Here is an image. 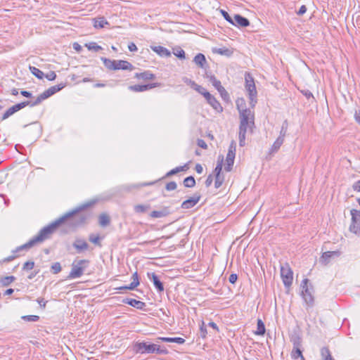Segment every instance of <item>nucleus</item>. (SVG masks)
I'll list each match as a JSON object with an SVG mask.
<instances>
[{
    "instance_id": "nucleus-1",
    "label": "nucleus",
    "mask_w": 360,
    "mask_h": 360,
    "mask_svg": "<svg viewBox=\"0 0 360 360\" xmlns=\"http://www.w3.org/2000/svg\"><path fill=\"white\" fill-rule=\"evenodd\" d=\"M79 210H75L70 212L63 217H60L49 226L43 228L39 233L33 237L28 243L19 247L18 250L24 248H30L38 243H41L44 240L49 238L56 229L63 222L69 219H72V224L75 226L80 225L86 221L88 215L84 214H78Z\"/></svg>"
},
{
    "instance_id": "nucleus-2",
    "label": "nucleus",
    "mask_w": 360,
    "mask_h": 360,
    "mask_svg": "<svg viewBox=\"0 0 360 360\" xmlns=\"http://www.w3.org/2000/svg\"><path fill=\"white\" fill-rule=\"evenodd\" d=\"M237 108L239 111V132L238 139L239 145L243 147L245 145L246 133L248 131H252L255 127V115L250 109L244 108L245 103L243 99H238L236 101Z\"/></svg>"
},
{
    "instance_id": "nucleus-3",
    "label": "nucleus",
    "mask_w": 360,
    "mask_h": 360,
    "mask_svg": "<svg viewBox=\"0 0 360 360\" xmlns=\"http://www.w3.org/2000/svg\"><path fill=\"white\" fill-rule=\"evenodd\" d=\"M89 263L87 259H81L78 262H74L72 264V269L69 274V278H77L82 276L84 269Z\"/></svg>"
},
{
    "instance_id": "nucleus-4",
    "label": "nucleus",
    "mask_w": 360,
    "mask_h": 360,
    "mask_svg": "<svg viewBox=\"0 0 360 360\" xmlns=\"http://www.w3.org/2000/svg\"><path fill=\"white\" fill-rule=\"evenodd\" d=\"M245 88L248 91L249 97L250 99V104L253 107L257 103L256 96H257V91L255 84L254 79L250 73H246L245 76Z\"/></svg>"
},
{
    "instance_id": "nucleus-5",
    "label": "nucleus",
    "mask_w": 360,
    "mask_h": 360,
    "mask_svg": "<svg viewBox=\"0 0 360 360\" xmlns=\"http://www.w3.org/2000/svg\"><path fill=\"white\" fill-rule=\"evenodd\" d=\"M65 87V85L63 84H60L58 85H55L53 86H51L47 90L44 91L42 94L39 95L36 100L32 103L31 106H35L41 103L44 100L48 98L49 97L51 96L54 94L57 93L62 89Z\"/></svg>"
},
{
    "instance_id": "nucleus-6",
    "label": "nucleus",
    "mask_w": 360,
    "mask_h": 360,
    "mask_svg": "<svg viewBox=\"0 0 360 360\" xmlns=\"http://www.w3.org/2000/svg\"><path fill=\"white\" fill-rule=\"evenodd\" d=\"M281 276L284 285L290 288L293 281V273L288 264L281 266Z\"/></svg>"
},
{
    "instance_id": "nucleus-7",
    "label": "nucleus",
    "mask_w": 360,
    "mask_h": 360,
    "mask_svg": "<svg viewBox=\"0 0 360 360\" xmlns=\"http://www.w3.org/2000/svg\"><path fill=\"white\" fill-rule=\"evenodd\" d=\"M236 150V141L233 140L231 142V144L229 147L228 153L226 155V166H225V170L226 172H230L232 169L233 165L234 164Z\"/></svg>"
},
{
    "instance_id": "nucleus-8",
    "label": "nucleus",
    "mask_w": 360,
    "mask_h": 360,
    "mask_svg": "<svg viewBox=\"0 0 360 360\" xmlns=\"http://www.w3.org/2000/svg\"><path fill=\"white\" fill-rule=\"evenodd\" d=\"M350 212L352 224L349 226V230L356 234L360 233V211L353 209Z\"/></svg>"
},
{
    "instance_id": "nucleus-9",
    "label": "nucleus",
    "mask_w": 360,
    "mask_h": 360,
    "mask_svg": "<svg viewBox=\"0 0 360 360\" xmlns=\"http://www.w3.org/2000/svg\"><path fill=\"white\" fill-rule=\"evenodd\" d=\"M32 103L30 101H24L18 104H15L11 108H9L5 113L3 115L1 120H4L7 118H8L10 116L13 115L15 112L19 111L20 110L22 109L23 108L26 107L27 105L31 106Z\"/></svg>"
},
{
    "instance_id": "nucleus-10",
    "label": "nucleus",
    "mask_w": 360,
    "mask_h": 360,
    "mask_svg": "<svg viewBox=\"0 0 360 360\" xmlns=\"http://www.w3.org/2000/svg\"><path fill=\"white\" fill-rule=\"evenodd\" d=\"M302 295L307 303H311L313 301V296L311 293V288H309V280L305 278L302 281Z\"/></svg>"
},
{
    "instance_id": "nucleus-11",
    "label": "nucleus",
    "mask_w": 360,
    "mask_h": 360,
    "mask_svg": "<svg viewBox=\"0 0 360 360\" xmlns=\"http://www.w3.org/2000/svg\"><path fill=\"white\" fill-rule=\"evenodd\" d=\"M340 254V251L325 252L321 257L319 262L323 265H327L330 262L331 258L338 257Z\"/></svg>"
},
{
    "instance_id": "nucleus-12",
    "label": "nucleus",
    "mask_w": 360,
    "mask_h": 360,
    "mask_svg": "<svg viewBox=\"0 0 360 360\" xmlns=\"http://www.w3.org/2000/svg\"><path fill=\"white\" fill-rule=\"evenodd\" d=\"M136 352H140L141 354L143 353H148V354H153L155 353V344H150L148 345L146 342H139L137 343L136 345Z\"/></svg>"
},
{
    "instance_id": "nucleus-13",
    "label": "nucleus",
    "mask_w": 360,
    "mask_h": 360,
    "mask_svg": "<svg viewBox=\"0 0 360 360\" xmlns=\"http://www.w3.org/2000/svg\"><path fill=\"white\" fill-rule=\"evenodd\" d=\"M200 197L199 193L194 194L193 197L182 202L181 207L183 209H189L194 207L199 202Z\"/></svg>"
},
{
    "instance_id": "nucleus-14",
    "label": "nucleus",
    "mask_w": 360,
    "mask_h": 360,
    "mask_svg": "<svg viewBox=\"0 0 360 360\" xmlns=\"http://www.w3.org/2000/svg\"><path fill=\"white\" fill-rule=\"evenodd\" d=\"M147 276L148 278L153 283L154 286L158 292H161L164 290V285L162 283L154 272H148Z\"/></svg>"
},
{
    "instance_id": "nucleus-15",
    "label": "nucleus",
    "mask_w": 360,
    "mask_h": 360,
    "mask_svg": "<svg viewBox=\"0 0 360 360\" xmlns=\"http://www.w3.org/2000/svg\"><path fill=\"white\" fill-rule=\"evenodd\" d=\"M158 86V83L143 84V85L136 84V85L129 86V89L132 91L141 92V91H145L151 89Z\"/></svg>"
},
{
    "instance_id": "nucleus-16",
    "label": "nucleus",
    "mask_w": 360,
    "mask_h": 360,
    "mask_svg": "<svg viewBox=\"0 0 360 360\" xmlns=\"http://www.w3.org/2000/svg\"><path fill=\"white\" fill-rule=\"evenodd\" d=\"M207 103L217 112H221L223 108L219 102L210 94H207L205 98Z\"/></svg>"
},
{
    "instance_id": "nucleus-17",
    "label": "nucleus",
    "mask_w": 360,
    "mask_h": 360,
    "mask_svg": "<svg viewBox=\"0 0 360 360\" xmlns=\"http://www.w3.org/2000/svg\"><path fill=\"white\" fill-rule=\"evenodd\" d=\"M233 20V23L231 24L235 26H240L243 27H245L250 25L248 19L245 17H243L239 14L234 15Z\"/></svg>"
},
{
    "instance_id": "nucleus-18",
    "label": "nucleus",
    "mask_w": 360,
    "mask_h": 360,
    "mask_svg": "<svg viewBox=\"0 0 360 360\" xmlns=\"http://www.w3.org/2000/svg\"><path fill=\"white\" fill-rule=\"evenodd\" d=\"M73 247L77 250V252H81L88 249V243L83 239L77 238L73 243Z\"/></svg>"
},
{
    "instance_id": "nucleus-19",
    "label": "nucleus",
    "mask_w": 360,
    "mask_h": 360,
    "mask_svg": "<svg viewBox=\"0 0 360 360\" xmlns=\"http://www.w3.org/2000/svg\"><path fill=\"white\" fill-rule=\"evenodd\" d=\"M133 281L129 285L120 287V290H134L139 285L138 273L136 271L132 275Z\"/></svg>"
},
{
    "instance_id": "nucleus-20",
    "label": "nucleus",
    "mask_w": 360,
    "mask_h": 360,
    "mask_svg": "<svg viewBox=\"0 0 360 360\" xmlns=\"http://www.w3.org/2000/svg\"><path fill=\"white\" fill-rule=\"evenodd\" d=\"M132 65L126 60H115V70H131Z\"/></svg>"
},
{
    "instance_id": "nucleus-21",
    "label": "nucleus",
    "mask_w": 360,
    "mask_h": 360,
    "mask_svg": "<svg viewBox=\"0 0 360 360\" xmlns=\"http://www.w3.org/2000/svg\"><path fill=\"white\" fill-rule=\"evenodd\" d=\"M290 340L292 343L293 347H302V338L298 332L294 331L290 335Z\"/></svg>"
},
{
    "instance_id": "nucleus-22",
    "label": "nucleus",
    "mask_w": 360,
    "mask_h": 360,
    "mask_svg": "<svg viewBox=\"0 0 360 360\" xmlns=\"http://www.w3.org/2000/svg\"><path fill=\"white\" fill-rule=\"evenodd\" d=\"M94 27L96 29L103 28L105 25H108L109 22L105 19L104 17H98L93 19Z\"/></svg>"
},
{
    "instance_id": "nucleus-23",
    "label": "nucleus",
    "mask_w": 360,
    "mask_h": 360,
    "mask_svg": "<svg viewBox=\"0 0 360 360\" xmlns=\"http://www.w3.org/2000/svg\"><path fill=\"white\" fill-rule=\"evenodd\" d=\"M152 50L155 51V53H158L161 56H170L171 53L170 51L167 49L166 48L158 46H152Z\"/></svg>"
},
{
    "instance_id": "nucleus-24",
    "label": "nucleus",
    "mask_w": 360,
    "mask_h": 360,
    "mask_svg": "<svg viewBox=\"0 0 360 360\" xmlns=\"http://www.w3.org/2000/svg\"><path fill=\"white\" fill-rule=\"evenodd\" d=\"M160 340H162L165 342H174L177 343L179 345H182L185 342V340L182 338H164L160 337L158 338Z\"/></svg>"
},
{
    "instance_id": "nucleus-25",
    "label": "nucleus",
    "mask_w": 360,
    "mask_h": 360,
    "mask_svg": "<svg viewBox=\"0 0 360 360\" xmlns=\"http://www.w3.org/2000/svg\"><path fill=\"white\" fill-rule=\"evenodd\" d=\"M135 77L143 80H152L155 78V75L149 71H146L141 73H136Z\"/></svg>"
},
{
    "instance_id": "nucleus-26",
    "label": "nucleus",
    "mask_w": 360,
    "mask_h": 360,
    "mask_svg": "<svg viewBox=\"0 0 360 360\" xmlns=\"http://www.w3.org/2000/svg\"><path fill=\"white\" fill-rule=\"evenodd\" d=\"M169 214V212L167 208H164L162 210L159 211H153L150 216L153 218H161L167 216Z\"/></svg>"
},
{
    "instance_id": "nucleus-27",
    "label": "nucleus",
    "mask_w": 360,
    "mask_h": 360,
    "mask_svg": "<svg viewBox=\"0 0 360 360\" xmlns=\"http://www.w3.org/2000/svg\"><path fill=\"white\" fill-rule=\"evenodd\" d=\"M194 63L199 67L203 68L206 63V59L202 53H198L193 59Z\"/></svg>"
},
{
    "instance_id": "nucleus-28",
    "label": "nucleus",
    "mask_w": 360,
    "mask_h": 360,
    "mask_svg": "<svg viewBox=\"0 0 360 360\" xmlns=\"http://www.w3.org/2000/svg\"><path fill=\"white\" fill-rule=\"evenodd\" d=\"M283 142H284V138H283L282 136H278L271 146V153H276L278 150V149L280 148V147L282 146Z\"/></svg>"
},
{
    "instance_id": "nucleus-29",
    "label": "nucleus",
    "mask_w": 360,
    "mask_h": 360,
    "mask_svg": "<svg viewBox=\"0 0 360 360\" xmlns=\"http://www.w3.org/2000/svg\"><path fill=\"white\" fill-rule=\"evenodd\" d=\"M98 221L99 225L103 227L108 226L110 223V217L105 213L100 214L98 217Z\"/></svg>"
},
{
    "instance_id": "nucleus-30",
    "label": "nucleus",
    "mask_w": 360,
    "mask_h": 360,
    "mask_svg": "<svg viewBox=\"0 0 360 360\" xmlns=\"http://www.w3.org/2000/svg\"><path fill=\"white\" fill-rule=\"evenodd\" d=\"M266 332V328L264 322L262 320L258 319L257 324V330L255 332V334L257 335H264Z\"/></svg>"
},
{
    "instance_id": "nucleus-31",
    "label": "nucleus",
    "mask_w": 360,
    "mask_h": 360,
    "mask_svg": "<svg viewBox=\"0 0 360 360\" xmlns=\"http://www.w3.org/2000/svg\"><path fill=\"white\" fill-rule=\"evenodd\" d=\"M213 52L214 53H218L222 56H230L232 55L233 51L228 48L222 47V48H214L213 49Z\"/></svg>"
},
{
    "instance_id": "nucleus-32",
    "label": "nucleus",
    "mask_w": 360,
    "mask_h": 360,
    "mask_svg": "<svg viewBox=\"0 0 360 360\" xmlns=\"http://www.w3.org/2000/svg\"><path fill=\"white\" fill-rule=\"evenodd\" d=\"M188 169V165L185 164L183 166L177 167L172 170H170L169 172L167 173L166 176H170L172 175H174L180 172L186 171Z\"/></svg>"
},
{
    "instance_id": "nucleus-33",
    "label": "nucleus",
    "mask_w": 360,
    "mask_h": 360,
    "mask_svg": "<svg viewBox=\"0 0 360 360\" xmlns=\"http://www.w3.org/2000/svg\"><path fill=\"white\" fill-rule=\"evenodd\" d=\"M206 77L209 79L210 82L212 83V84L216 88L217 90L219 89H222L221 82L218 80L214 75H207Z\"/></svg>"
},
{
    "instance_id": "nucleus-34",
    "label": "nucleus",
    "mask_w": 360,
    "mask_h": 360,
    "mask_svg": "<svg viewBox=\"0 0 360 360\" xmlns=\"http://www.w3.org/2000/svg\"><path fill=\"white\" fill-rule=\"evenodd\" d=\"M127 301L125 302L126 303L136 309H142L143 307H145V303L143 302L134 299H127Z\"/></svg>"
},
{
    "instance_id": "nucleus-35",
    "label": "nucleus",
    "mask_w": 360,
    "mask_h": 360,
    "mask_svg": "<svg viewBox=\"0 0 360 360\" xmlns=\"http://www.w3.org/2000/svg\"><path fill=\"white\" fill-rule=\"evenodd\" d=\"M223 161H224V156L223 155L219 156L217 166L214 170L215 176H221V172L222 169Z\"/></svg>"
},
{
    "instance_id": "nucleus-36",
    "label": "nucleus",
    "mask_w": 360,
    "mask_h": 360,
    "mask_svg": "<svg viewBox=\"0 0 360 360\" xmlns=\"http://www.w3.org/2000/svg\"><path fill=\"white\" fill-rule=\"evenodd\" d=\"M291 356L295 359L301 357L302 360H304V358L302 353L301 347H293V349L291 352Z\"/></svg>"
},
{
    "instance_id": "nucleus-37",
    "label": "nucleus",
    "mask_w": 360,
    "mask_h": 360,
    "mask_svg": "<svg viewBox=\"0 0 360 360\" xmlns=\"http://www.w3.org/2000/svg\"><path fill=\"white\" fill-rule=\"evenodd\" d=\"M15 280V278L13 276H5V277H3L1 278L0 283L3 286H8L11 283H13Z\"/></svg>"
},
{
    "instance_id": "nucleus-38",
    "label": "nucleus",
    "mask_w": 360,
    "mask_h": 360,
    "mask_svg": "<svg viewBox=\"0 0 360 360\" xmlns=\"http://www.w3.org/2000/svg\"><path fill=\"white\" fill-rule=\"evenodd\" d=\"M184 185L186 188H193L195 185V180L193 176H190L184 180Z\"/></svg>"
},
{
    "instance_id": "nucleus-39",
    "label": "nucleus",
    "mask_w": 360,
    "mask_h": 360,
    "mask_svg": "<svg viewBox=\"0 0 360 360\" xmlns=\"http://www.w3.org/2000/svg\"><path fill=\"white\" fill-rule=\"evenodd\" d=\"M321 354L324 360H331L333 358L328 347H323L321 349Z\"/></svg>"
},
{
    "instance_id": "nucleus-40",
    "label": "nucleus",
    "mask_w": 360,
    "mask_h": 360,
    "mask_svg": "<svg viewBox=\"0 0 360 360\" xmlns=\"http://www.w3.org/2000/svg\"><path fill=\"white\" fill-rule=\"evenodd\" d=\"M31 72L38 79H42L44 77V72L35 67H30Z\"/></svg>"
},
{
    "instance_id": "nucleus-41",
    "label": "nucleus",
    "mask_w": 360,
    "mask_h": 360,
    "mask_svg": "<svg viewBox=\"0 0 360 360\" xmlns=\"http://www.w3.org/2000/svg\"><path fill=\"white\" fill-rule=\"evenodd\" d=\"M150 209V205H136L134 206V211L137 213H144Z\"/></svg>"
},
{
    "instance_id": "nucleus-42",
    "label": "nucleus",
    "mask_w": 360,
    "mask_h": 360,
    "mask_svg": "<svg viewBox=\"0 0 360 360\" xmlns=\"http://www.w3.org/2000/svg\"><path fill=\"white\" fill-rule=\"evenodd\" d=\"M102 60L104 65L109 70H114L115 60H112L105 58H103Z\"/></svg>"
},
{
    "instance_id": "nucleus-43",
    "label": "nucleus",
    "mask_w": 360,
    "mask_h": 360,
    "mask_svg": "<svg viewBox=\"0 0 360 360\" xmlns=\"http://www.w3.org/2000/svg\"><path fill=\"white\" fill-rule=\"evenodd\" d=\"M173 53L179 58L180 59H184L185 58V52L184 51L180 48L177 47L173 49Z\"/></svg>"
},
{
    "instance_id": "nucleus-44",
    "label": "nucleus",
    "mask_w": 360,
    "mask_h": 360,
    "mask_svg": "<svg viewBox=\"0 0 360 360\" xmlns=\"http://www.w3.org/2000/svg\"><path fill=\"white\" fill-rule=\"evenodd\" d=\"M86 47H87V49L90 51H94L96 52L100 51L102 49V47L98 46L96 43L95 42H91L89 44H85Z\"/></svg>"
},
{
    "instance_id": "nucleus-45",
    "label": "nucleus",
    "mask_w": 360,
    "mask_h": 360,
    "mask_svg": "<svg viewBox=\"0 0 360 360\" xmlns=\"http://www.w3.org/2000/svg\"><path fill=\"white\" fill-rule=\"evenodd\" d=\"M288 121L287 120H285L283 124H282V126H281V131H280V135L279 136H282L283 138L285 139V136L286 135V133H287V130H288Z\"/></svg>"
},
{
    "instance_id": "nucleus-46",
    "label": "nucleus",
    "mask_w": 360,
    "mask_h": 360,
    "mask_svg": "<svg viewBox=\"0 0 360 360\" xmlns=\"http://www.w3.org/2000/svg\"><path fill=\"white\" fill-rule=\"evenodd\" d=\"M89 240L94 244L101 246V244L100 243V237L98 236H96L94 234H91L89 236Z\"/></svg>"
},
{
    "instance_id": "nucleus-47",
    "label": "nucleus",
    "mask_w": 360,
    "mask_h": 360,
    "mask_svg": "<svg viewBox=\"0 0 360 360\" xmlns=\"http://www.w3.org/2000/svg\"><path fill=\"white\" fill-rule=\"evenodd\" d=\"M224 179L223 176H215L214 186L216 188H219L222 185Z\"/></svg>"
},
{
    "instance_id": "nucleus-48",
    "label": "nucleus",
    "mask_w": 360,
    "mask_h": 360,
    "mask_svg": "<svg viewBox=\"0 0 360 360\" xmlns=\"http://www.w3.org/2000/svg\"><path fill=\"white\" fill-rule=\"evenodd\" d=\"M51 269L53 274L59 273L62 269L60 264L59 262L53 264L51 266Z\"/></svg>"
},
{
    "instance_id": "nucleus-49",
    "label": "nucleus",
    "mask_w": 360,
    "mask_h": 360,
    "mask_svg": "<svg viewBox=\"0 0 360 360\" xmlns=\"http://www.w3.org/2000/svg\"><path fill=\"white\" fill-rule=\"evenodd\" d=\"M34 262H30V261H28V262H26L23 264V267H22V269H23L24 270H27V271H28V270H31V269H32L34 268Z\"/></svg>"
},
{
    "instance_id": "nucleus-50",
    "label": "nucleus",
    "mask_w": 360,
    "mask_h": 360,
    "mask_svg": "<svg viewBox=\"0 0 360 360\" xmlns=\"http://www.w3.org/2000/svg\"><path fill=\"white\" fill-rule=\"evenodd\" d=\"M221 15H223V17L230 23H233V18L229 15V14L225 11L224 10H221L220 11Z\"/></svg>"
},
{
    "instance_id": "nucleus-51",
    "label": "nucleus",
    "mask_w": 360,
    "mask_h": 360,
    "mask_svg": "<svg viewBox=\"0 0 360 360\" xmlns=\"http://www.w3.org/2000/svg\"><path fill=\"white\" fill-rule=\"evenodd\" d=\"M200 336L202 338H205L206 337V335L207 333V329H206V326L205 325V323L202 321V325L200 326Z\"/></svg>"
},
{
    "instance_id": "nucleus-52",
    "label": "nucleus",
    "mask_w": 360,
    "mask_h": 360,
    "mask_svg": "<svg viewBox=\"0 0 360 360\" xmlns=\"http://www.w3.org/2000/svg\"><path fill=\"white\" fill-rule=\"evenodd\" d=\"M176 188V184L174 181H170L166 184V189L167 191H174Z\"/></svg>"
},
{
    "instance_id": "nucleus-53",
    "label": "nucleus",
    "mask_w": 360,
    "mask_h": 360,
    "mask_svg": "<svg viewBox=\"0 0 360 360\" xmlns=\"http://www.w3.org/2000/svg\"><path fill=\"white\" fill-rule=\"evenodd\" d=\"M153 184V183H143V184H132V185L129 186V189L139 188L143 186L152 185Z\"/></svg>"
},
{
    "instance_id": "nucleus-54",
    "label": "nucleus",
    "mask_w": 360,
    "mask_h": 360,
    "mask_svg": "<svg viewBox=\"0 0 360 360\" xmlns=\"http://www.w3.org/2000/svg\"><path fill=\"white\" fill-rule=\"evenodd\" d=\"M44 77L49 81H53L56 77V74L53 71H51L46 75H44Z\"/></svg>"
},
{
    "instance_id": "nucleus-55",
    "label": "nucleus",
    "mask_w": 360,
    "mask_h": 360,
    "mask_svg": "<svg viewBox=\"0 0 360 360\" xmlns=\"http://www.w3.org/2000/svg\"><path fill=\"white\" fill-rule=\"evenodd\" d=\"M195 91H198L201 95H202L205 98L206 97L207 94H210L208 91H207V90L205 88L200 85L198 86Z\"/></svg>"
},
{
    "instance_id": "nucleus-56",
    "label": "nucleus",
    "mask_w": 360,
    "mask_h": 360,
    "mask_svg": "<svg viewBox=\"0 0 360 360\" xmlns=\"http://www.w3.org/2000/svg\"><path fill=\"white\" fill-rule=\"evenodd\" d=\"M21 318L25 321L35 322L39 320V316H21Z\"/></svg>"
},
{
    "instance_id": "nucleus-57",
    "label": "nucleus",
    "mask_w": 360,
    "mask_h": 360,
    "mask_svg": "<svg viewBox=\"0 0 360 360\" xmlns=\"http://www.w3.org/2000/svg\"><path fill=\"white\" fill-rule=\"evenodd\" d=\"M217 91H219V93L221 94V97L224 98V99H226V98L229 97V94L227 93V91H226V89H224V86H222V89L221 90V89H217Z\"/></svg>"
},
{
    "instance_id": "nucleus-58",
    "label": "nucleus",
    "mask_w": 360,
    "mask_h": 360,
    "mask_svg": "<svg viewBox=\"0 0 360 360\" xmlns=\"http://www.w3.org/2000/svg\"><path fill=\"white\" fill-rule=\"evenodd\" d=\"M155 353L157 354H167V349H160V346L155 344Z\"/></svg>"
},
{
    "instance_id": "nucleus-59",
    "label": "nucleus",
    "mask_w": 360,
    "mask_h": 360,
    "mask_svg": "<svg viewBox=\"0 0 360 360\" xmlns=\"http://www.w3.org/2000/svg\"><path fill=\"white\" fill-rule=\"evenodd\" d=\"M238 279V276L236 274H231L230 276H229V281L232 283V284H234L236 281Z\"/></svg>"
},
{
    "instance_id": "nucleus-60",
    "label": "nucleus",
    "mask_w": 360,
    "mask_h": 360,
    "mask_svg": "<svg viewBox=\"0 0 360 360\" xmlns=\"http://www.w3.org/2000/svg\"><path fill=\"white\" fill-rule=\"evenodd\" d=\"M198 146L203 149H207V145L202 139H198Z\"/></svg>"
},
{
    "instance_id": "nucleus-61",
    "label": "nucleus",
    "mask_w": 360,
    "mask_h": 360,
    "mask_svg": "<svg viewBox=\"0 0 360 360\" xmlns=\"http://www.w3.org/2000/svg\"><path fill=\"white\" fill-rule=\"evenodd\" d=\"M306 11H307V7L304 5H303L300 8L299 11L297 12V14L298 15H302L303 14H304L306 13Z\"/></svg>"
},
{
    "instance_id": "nucleus-62",
    "label": "nucleus",
    "mask_w": 360,
    "mask_h": 360,
    "mask_svg": "<svg viewBox=\"0 0 360 360\" xmlns=\"http://www.w3.org/2000/svg\"><path fill=\"white\" fill-rule=\"evenodd\" d=\"M212 181H213V177H212V175L210 174L207 176L206 181H205V185L207 187H209L211 186L212 183Z\"/></svg>"
},
{
    "instance_id": "nucleus-63",
    "label": "nucleus",
    "mask_w": 360,
    "mask_h": 360,
    "mask_svg": "<svg viewBox=\"0 0 360 360\" xmlns=\"http://www.w3.org/2000/svg\"><path fill=\"white\" fill-rule=\"evenodd\" d=\"M352 187L354 191L360 192V180L356 181L353 184Z\"/></svg>"
},
{
    "instance_id": "nucleus-64",
    "label": "nucleus",
    "mask_w": 360,
    "mask_h": 360,
    "mask_svg": "<svg viewBox=\"0 0 360 360\" xmlns=\"http://www.w3.org/2000/svg\"><path fill=\"white\" fill-rule=\"evenodd\" d=\"M354 118L355 120L360 124V109L355 111Z\"/></svg>"
}]
</instances>
